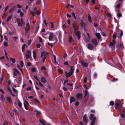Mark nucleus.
Instances as JSON below:
<instances>
[{
  "label": "nucleus",
  "mask_w": 125,
  "mask_h": 125,
  "mask_svg": "<svg viewBox=\"0 0 125 125\" xmlns=\"http://www.w3.org/2000/svg\"><path fill=\"white\" fill-rule=\"evenodd\" d=\"M85 94L84 95V97H85L88 94V91L87 90H85Z\"/></svg>",
  "instance_id": "nucleus-52"
},
{
  "label": "nucleus",
  "mask_w": 125,
  "mask_h": 125,
  "mask_svg": "<svg viewBox=\"0 0 125 125\" xmlns=\"http://www.w3.org/2000/svg\"><path fill=\"white\" fill-rule=\"evenodd\" d=\"M17 12L20 14V15L21 17H22L24 15L23 13L21 11L20 9H19L17 11Z\"/></svg>",
  "instance_id": "nucleus-17"
},
{
  "label": "nucleus",
  "mask_w": 125,
  "mask_h": 125,
  "mask_svg": "<svg viewBox=\"0 0 125 125\" xmlns=\"http://www.w3.org/2000/svg\"><path fill=\"white\" fill-rule=\"evenodd\" d=\"M83 121L85 123H87L88 120L86 115H85L83 117Z\"/></svg>",
  "instance_id": "nucleus-13"
},
{
  "label": "nucleus",
  "mask_w": 125,
  "mask_h": 125,
  "mask_svg": "<svg viewBox=\"0 0 125 125\" xmlns=\"http://www.w3.org/2000/svg\"><path fill=\"white\" fill-rule=\"evenodd\" d=\"M17 7L18 8H20L21 7V5H20L19 4H17Z\"/></svg>",
  "instance_id": "nucleus-63"
},
{
  "label": "nucleus",
  "mask_w": 125,
  "mask_h": 125,
  "mask_svg": "<svg viewBox=\"0 0 125 125\" xmlns=\"http://www.w3.org/2000/svg\"><path fill=\"white\" fill-rule=\"evenodd\" d=\"M41 1L40 0H38L37 1L36 3V4L39 5L41 3Z\"/></svg>",
  "instance_id": "nucleus-50"
},
{
  "label": "nucleus",
  "mask_w": 125,
  "mask_h": 125,
  "mask_svg": "<svg viewBox=\"0 0 125 125\" xmlns=\"http://www.w3.org/2000/svg\"><path fill=\"white\" fill-rule=\"evenodd\" d=\"M10 60H11L12 61V62L13 63H14L15 62V59H13L12 58H10Z\"/></svg>",
  "instance_id": "nucleus-41"
},
{
  "label": "nucleus",
  "mask_w": 125,
  "mask_h": 125,
  "mask_svg": "<svg viewBox=\"0 0 125 125\" xmlns=\"http://www.w3.org/2000/svg\"><path fill=\"white\" fill-rule=\"evenodd\" d=\"M96 35L98 39H100L101 38V35L99 33H96Z\"/></svg>",
  "instance_id": "nucleus-25"
},
{
  "label": "nucleus",
  "mask_w": 125,
  "mask_h": 125,
  "mask_svg": "<svg viewBox=\"0 0 125 125\" xmlns=\"http://www.w3.org/2000/svg\"><path fill=\"white\" fill-rule=\"evenodd\" d=\"M94 116V115L93 114H91L90 115V119L91 120H92L93 117Z\"/></svg>",
  "instance_id": "nucleus-35"
},
{
  "label": "nucleus",
  "mask_w": 125,
  "mask_h": 125,
  "mask_svg": "<svg viewBox=\"0 0 125 125\" xmlns=\"http://www.w3.org/2000/svg\"><path fill=\"white\" fill-rule=\"evenodd\" d=\"M87 48L89 49L92 50L93 49V46L91 44H88L87 46Z\"/></svg>",
  "instance_id": "nucleus-18"
},
{
  "label": "nucleus",
  "mask_w": 125,
  "mask_h": 125,
  "mask_svg": "<svg viewBox=\"0 0 125 125\" xmlns=\"http://www.w3.org/2000/svg\"><path fill=\"white\" fill-rule=\"evenodd\" d=\"M40 34L42 35V36L43 37L44 35H46L47 33V32L45 33V32H40Z\"/></svg>",
  "instance_id": "nucleus-31"
},
{
  "label": "nucleus",
  "mask_w": 125,
  "mask_h": 125,
  "mask_svg": "<svg viewBox=\"0 0 125 125\" xmlns=\"http://www.w3.org/2000/svg\"><path fill=\"white\" fill-rule=\"evenodd\" d=\"M41 82L43 83H45L46 81L44 77H42L40 78Z\"/></svg>",
  "instance_id": "nucleus-15"
},
{
  "label": "nucleus",
  "mask_w": 125,
  "mask_h": 125,
  "mask_svg": "<svg viewBox=\"0 0 125 125\" xmlns=\"http://www.w3.org/2000/svg\"><path fill=\"white\" fill-rule=\"evenodd\" d=\"M27 91H31V89L30 87H29L27 88Z\"/></svg>",
  "instance_id": "nucleus-62"
},
{
  "label": "nucleus",
  "mask_w": 125,
  "mask_h": 125,
  "mask_svg": "<svg viewBox=\"0 0 125 125\" xmlns=\"http://www.w3.org/2000/svg\"><path fill=\"white\" fill-rule=\"evenodd\" d=\"M20 64L21 66V67H23V63L22 61H21L20 62Z\"/></svg>",
  "instance_id": "nucleus-43"
},
{
  "label": "nucleus",
  "mask_w": 125,
  "mask_h": 125,
  "mask_svg": "<svg viewBox=\"0 0 125 125\" xmlns=\"http://www.w3.org/2000/svg\"><path fill=\"white\" fill-rule=\"evenodd\" d=\"M16 21L17 22L18 25V26H24L25 23L23 21L20 20V19L19 18L16 19Z\"/></svg>",
  "instance_id": "nucleus-3"
},
{
  "label": "nucleus",
  "mask_w": 125,
  "mask_h": 125,
  "mask_svg": "<svg viewBox=\"0 0 125 125\" xmlns=\"http://www.w3.org/2000/svg\"><path fill=\"white\" fill-rule=\"evenodd\" d=\"M41 46V44H37L36 45V47L37 48H40V47Z\"/></svg>",
  "instance_id": "nucleus-55"
},
{
  "label": "nucleus",
  "mask_w": 125,
  "mask_h": 125,
  "mask_svg": "<svg viewBox=\"0 0 125 125\" xmlns=\"http://www.w3.org/2000/svg\"><path fill=\"white\" fill-rule=\"evenodd\" d=\"M7 100L10 103H12V102L10 98L9 97H7Z\"/></svg>",
  "instance_id": "nucleus-24"
},
{
  "label": "nucleus",
  "mask_w": 125,
  "mask_h": 125,
  "mask_svg": "<svg viewBox=\"0 0 125 125\" xmlns=\"http://www.w3.org/2000/svg\"><path fill=\"white\" fill-rule=\"evenodd\" d=\"M87 36L85 35L83 37V40L86 43L89 42L90 41V39L91 38L89 34L88 33H87Z\"/></svg>",
  "instance_id": "nucleus-2"
},
{
  "label": "nucleus",
  "mask_w": 125,
  "mask_h": 125,
  "mask_svg": "<svg viewBox=\"0 0 125 125\" xmlns=\"http://www.w3.org/2000/svg\"><path fill=\"white\" fill-rule=\"evenodd\" d=\"M26 45L25 44H24L22 46V52H23L25 48Z\"/></svg>",
  "instance_id": "nucleus-33"
},
{
  "label": "nucleus",
  "mask_w": 125,
  "mask_h": 125,
  "mask_svg": "<svg viewBox=\"0 0 125 125\" xmlns=\"http://www.w3.org/2000/svg\"><path fill=\"white\" fill-rule=\"evenodd\" d=\"M30 13L31 14L33 15H34L36 13V11H30Z\"/></svg>",
  "instance_id": "nucleus-37"
},
{
  "label": "nucleus",
  "mask_w": 125,
  "mask_h": 125,
  "mask_svg": "<svg viewBox=\"0 0 125 125\" xmlns=\"http://www.w3.org/2000/svg\"><path fill=\"white\" fill-rule=\"evenodd\" d=\"M18 37L17 36H14L13 37V38L15 41H16V40L18 39Z\"/></svg>",
  "instance_id": "nucleus-51"
},
{
  "label": "nucleus",
  "mask_w": 125,
  "mask_h": 125,
  "mask_svg": "<svg viewBox=\"0 0 125 125\" xmlns=\"http://www.w3.org/2000/svg\"><path fill=\"white\" fill-rule=\"evenodd\" d=\"M23 104L24 106H25L26 105L27 106L29 105L28 102L27 101L25 100H24Z\"/></svg>",
  "instance_id": "nucleus-26"
},
{
  "label": "nucleus",
  "mask_w": 125,
  "mask_h": 125,
  "mask_svg": "<svg viewBox=\"0 0 125 125\" xmlns=\"http://www.w3.org/2000/svg\"><path fill=\"white\" fill-rule=\"evenodd\" d=\"M96 119V117H93V118L92 119V121L91 122V123L90 124V125H94V124L95 123V120Z\"/></svg>",
  "instance_id": "nucleus-14"
},
{
  "label": "nucleus",
  "mask_w": 125,
  "mask_h": 125,
  "mask_svg": "<svg viewBox=\"0 0 125 125\" xmlns=\"http://www.w3.org/2000/svg\"><path fill=\"white\" fill-rule=\"evenodd\" d=\"M12 16H9L7 18V21L8 22L11 19V18Z\"/></svg>",
  "instance_id": "nucleus-39"
},
{
  "label": "nucleus",
  "mask_w": 125,
  "mask_h": 125,
  "mask_svg": "<svg viewBox=\"0 0 125 125\" xmlns=\"http://www.w3.org/2000/svg\"><path fill=\"white\" fill-rule=\"evenodd\" d=\"M115 40H113L112 42H111L110 43L109 45V46H114L115 44Z\"/></svg>",
  "instance_id": "nucleus-28"
},
{
  "label": "nucleus",
  "mask_w": 125,
  "mask_h": 125,
  "mask_svg": "<svg viewBox=\"0 0 125 125\" xmlns=\"http://www.w3.org/2000/svg\"><path fill=\"white\" fill-rule=\"evenodd\" d=\"M62 28L63 30L64 31L65 29L66 28V26L64 25H62Z\"/></svg>",
  "instance_id": "nucleus-53"
},
{
  "label": "nucleus",
  "mask_w": 125,
  "mask_h": 125,
  "mask_svg": "<svg viewBox=\"0 0 125 125\" xmlns=\"http://www.w3.org/2000/svg\"><path fill=\"white\" fill-rule=\"evenodd\" d=\"M58 71L59 72H60V73H63L62 71V70L60 69H59L58 70Z\"/></svg>",
  "instance_id": "nucleus-64"
},
{
  "label": "nucleus",
  "mask_w": 125,
  "mask_h": 125,
  "mask_svg": "<svg viewBox=\"0 0 125 125\" xmlns=\"http://www.w3.org/2000/svg\"><path fill=\"white\" fill-rule=\"evenodd\" d=\"M54 35H53V33L51 32L49 34V37L48 39L49 41H52L53 40V37Z\"/></svg>",
  "instance_id": "nucleus-11"
},
{
  "label": "nucleus",
  "mask_w": 125,
  "mask_h": 125,
  "mask_svg": "<svg viewBox=\"0 0 125 125\" xmlns=\"http://www.w3.org/2000/svg\"><path fill=\"white\" fill-rule=\"evenodd\" d=\"M74 32L76 36L77 37L78 39H80L81 37L80 33V31H78L77 32L74 31Z\"/></svg>",
  "instance_id": "nucleus-12"
},
{
  "label": "nucleus",
  "mask_w": 125,
  "mask_h": 125,
  "mask_svg": "<svg viewBox=\"0 0 125 125\" xmlns=\"http://www.w3.org/2000/svg\"><path fill=\"white\" fill-rule=\"evenodd\" d=\"M13 70L14 71L13 72V77L14 78H16L15 76H17V75L16 72L17 73H18L19 74V72L18 70L14 68L13 69Z\"/></svg>",
  "instance_id": "nucleus-6"
},
{
  "label": "nucleus",
  "mask_w": 125,
  "mask_h": 125,
  "mask_svg": "<svg viewBox=\"0 0 125 125\" xmlns=\"http://www.w3.org/2000/svg\"><path fill=\"white\" fill-rule=\"evenodd\" d=\"M12 90L15 93V94H17L18 93V91L14 88L13 87Z\"/></svg>",
  "instance_id": "nucleus-32"
},
{
  "label": "nucleus",
  "mask_w": 125,
  "mask_h": 125,
  "mask_svg": "<svg viewBox=\"0 0 125 125\" xmlns=\"http://www.w3.org/2000/svg\"><path fill=\"white\" fill-rule=\"evenodd\" d=\"M39 121L43 125H45V124L44 123L45 122L43 120L40 119L39 120Z\"/></svg>",
  "instance_id": "nucleus-30"
},
{
  "label": "nucleus",
  "mask_w": 125,
  "mask_h": 125,
  "mask_svg": "<svg viewBox=\"0 0 125 125\" xmlns=\"http://www.w3.org/2000/svg\"><path fill=\"white\" fill-rule=\"evenodd\" d=\"M92 41L93 43L95 45H97L98 44V42H97L96 39H92Z\"/></svg>",
  "instance_id": "nucleus-21"
},
{
  "label": "nucleus",
  "mask_w": 125,
  "mask_h": 125,
  "mask_svg": "<svg viewBox=\"0 0 125 125\" xmlns=\"http://www.w3.org/2000/svg\"><path fill=\"white\" fill-rule=\"evenodd\" d=\"M73 69L72 68H71L70 69V72L68 73V74H67L66 77L67 78L68 77H70L72 74L73 72Z\"/></svg>",
  "instance_id": "nucleus-8"
},
{
  "label": "nucleus",
  "mask_w": 125,
  "mask_h": 125,
  "mask_svg": "<svg viewBox=\"0 0 125 125\" xmlns=\"http://www.w3.org/2000/svg\"><path fill=\"white\" fill-rule=\"evenodd\" d=\"M70 103L73 102L75 100V99L73 97H71L70 98Z\"/></svg>",
  "instance_id": "nucleus-19"
},
{
  "label": "nucleus",
  "mask_w": 125,
  "mask_h": 125,
  "mask_svg": "<svg viewBox=\"0 0 125 125\" xmlns=\"http://www.w3.org/2000/svg\"><path fill=\"white\" fill-rule=\"evenodd\" d=\"M67 85H70L71 86V88L72 89H73V83H68L67 84Z\"/></svg>",
  "instance_id": "nucleus-44"
},
{
  "label": "nucleus",
  "mask_w": 125,
  "mask_h": 125,
  "mask_svg": "<svg viewBox=\"0 0 125 125\" xmlns=\"http://www.w3.org/2000/svg\"><path fill=\"white\" fill-rule=\"evenodd\" d=\"M9 34L10 35H13L14 33V32L13 31H10L9 33Z\"/></svg>",
  "instance_id": "nucleus-40"
},
{
  "label": "nucleus",
  "mask_w": 125,
  "mask_h": 125,
  "mask_svg": "<svg viewBox=\"0 0 125 125\" xmlns=\"http://www.w3.org/2000/svg\"><path fill=\"white\" fill-rule=\"evenodd\" d=\"M4 45L5 47H7L8 46V43L7 42H4Z\"/></svg>",
  "instance_id": "nucleus-45"
},
{
  "label": "nucleus",
  "mask_w": 125,
  "mask_h": 125,
  "mask_svg": "<svg viewBox=\"0 0 125 125\" xmlns=\"http://www.w3.org/2000/svg\"><path fill=\"white\" fill-rule=\"evenodd\" d=\"M14 8L13 7L12 8H11L9 12L10 13L14 9Z\"/></svg>",
  "instance_id": "nucleus-59"
},
{
  "label": "nucleus",
  "mask_w": 125,
  "mask_h": 125,
  "mask_svg": "<svg viewBox=\"0 0 125 125\" xmlns=\"http://www.w3.org/2000/svg\"><path fill=\"white\" fill-rule=\"evenodd\" d=\"M120 103H116L115 105V107L117 109H119L122 107V105H120Z\"/></svg>",
  "instance_id": "nucleus-9"
},
{
  "label": "nucleus",
  "mask_w": 125,
  "mask_h": 125,
  "mask_svg": "<svg viewBox=\"0 0 125 125\" xmlns=\"http://www.w3.org/2000/svg\"><path fill=\"white\" fill-rule=\"evenodd\" d=\"M31 70L32 72H35L36 70V69L34 67L31 69Z\"/></svg>",
  "instance_id": "nucleus-48"
},
{
  "label": "nucleus",
  "mask_w": 125,
  "mask_h": 125,
  "mask_svg": "<svg viewBox=\"0 0 125 125\" xmlns=\"http://www.w3.org/2000/svg\"><path fill=\"white\" fill-rule=\"evenodd\" d=\"M4 96L3 94H1V97L0 98V100L1 101L3 102L4 101Z\"/></svg>",
  "instance_id": "nucleus-22"
},
{
  "label": "nucleus",
  "mask_w": 125,
  "mask_h": 125,
  "mask_svg": "<svg viewBox=\"0 0 125 125\" xmlns=\"http://www.w3.org/2000/svg\"><path fill=\"white\" fill-rule=\"evenodd\" d=\"M53 56H54V63L55 64H57V62H56V57L54 55H53Z\"/></svg>",
  "instance_id": "nucleus-42"
},
{
  "label": "nucleus",
  "mask_w": 125,
  "mask_h": 125,
  "mask_svg": "<svg viewBox=\"0 0 125 125\" xmlns=\"http://www.w3.org/2000/svg\"><path fill=\"white\" fill-rule=\"evenodd\" d=\"M36 111L37 112V115H39L41 114V112L40 111H39L37 110H36Z\"/></svg>",
  "instance_id": "nucleus-60"
},
{
  "label": "nucleus",
  "mask_w": 125,
  "mask_h": 125,
  "mask_svg": "<svg viewBox=\"0 0 125 125\" xmlns=\"http://www.w3.org/2000/svg\"><path fill=\"white\" fill-rule=\"evenodd\" d=\"M56 32L57 33H58V38L59 39H60L62 36V33L61 31H57Z\"/></svg>",
  "instance_id": "nucleus-20"
},
{
  "label": "nucleus",
  "mask_w": 125,
  "mask_h": 125,
  "mask_svg": "<svg viewBox=\"0 0 125 125\" xmlns=\"http://www.w3.org/2000/svg\"><path fill=\"white\" fill-rule=\"evenodd\" d=\"M115 102L117 103H121L120 100H116L115 101Z\"/></svg>",
  "instance_id": "nucleus-58"
},
{
  "label": "nucleus",
  "mask_w": 125,
  "mask_h": 125,
  "mask_svg": "<svg viewBox=\"0 0 125 125\" xmlns=\"http://www.w3.org/2000/svg\"><path fill=\"white\" fill-rule=\"evenodd\" d=\"M34 100L36 102H37L38 103L40 104L41 103L38 100L36 99H35Z\"/></svg>",
  "instance_id": "nucleus-61"
},
{
  "label": "nucleus",
  "mask_w": 125,
  "mask_h": 125,
  "mask_svg": "<svg viewBox=\"0 0 125 125\" xmlns=\"http://www.w3.org/2000/svg\"><path fill=\"white\" fill-rule=\"evenodd\" d=\"M88 17L89 21L90 22H92L91 18L89 14H88Z\"/></svg>",
  "instance_id": "nucleus-29"
},
{
  "label": "nucleus",
  "mask_w": 125,
  "mask_h": 125,
  "mask_svg": "<svg viewBox=\"0 0 125 125\" xmlns=\"http://www.w3.org/2000/svg\"><path fill=\"white\" fill-rule=\"evenodd\" d=\"M38 38L39 40V42H42V39L40 37H39Z\"/></svg>",
  "instance_id": "nucleus-46"
},
{
  "label": "nucleus",
  "mask_w": 125,
  "mask_h": 125,
  "mask_svg": "<svg viewBox=\"0 0 125 125\" xmlns=\"http://www.w3.org/2000/svg\"><path fill=\"white\" fill-rule=\"evenodd\" d=\"M123 46V44L122 43L120 44H118L117 45V47L118 48H119L120 47H122Z\"/></svg>",
  "instance_id": "nucleus-34"
},
{
  "label": "nucleus",
  "mask_w": 125,
  "mask_h": 125,
  "mask_svg": "<svg viewBox=\"0 0 125 125\" xmlns=\"http://www.w3.org/2000/svg\"><path fill=\"white\" fill-rule=\"evenodd\" d=\"M81 64L83 67H87L88 65V64L87 63L83 61H81Z\"/></svg>",
  "instance_id": "nucleus-7"
},
{
  "label": "nucleus",
  "mask_w": 125,
  "mask_h": 125,
  "mask_svg": "<svg viewBox=\"0 0 125 125\" xmlns=\"http://www.w3.org/2000/svg\"><path fill=\"white\" fill-rule=\"evenodd\" d=\"M80 24L81 25L82 27L83 28H84L85 29V24L82 21H81V22Z\"/></svg>",
  "instance_id": "nucleus-27"
},
{
  "label": "nucleus",
  "mask_w": 125,
  "mask_h": 125,
  "mask_svg": "<svg viewBox=\"0 0 125 125\" xmlns=\"http://www.w3.org/2000/svg\"><path fill=\"white\" fill-rule=\"evenodd\" d=\"M83 86L86 89H89L85 84Z\"/></svg>",
  "instance_id": "nucleus-57"
},
{
  "label": "nucleus",
  "mask_w": 125,
  "mask_h": 125,
  "mask_svg": "<svg viewBox=\"0 0 125 125\" xmlns=\"http://www.w3.org/2000/svg\"><path fill=\"white\" fill-rule=\"evenodd\" d=\"M107 16L108 17H111V15L110 13H108L107 14Z\"/></svg>",
  "instance_id": "nucleus-54"
},
{
  "label": "nucleus",
  "mask_w": 125,
  "mask_h": 125,
  "mask_svg": "<svg viewBox=\"0 0 125 125\" xmlns=\"http://www.w3.org/2000/svg\"><path fill=\"white\" fill-rule=\"evenodd\" d=\"M30 24L29 23H27L26 25V27L25 28L26 31L27 32L29 31L30 30Z\"/></svg>",
  "instance_id": "nucleus-10"
},
{
  "label": "nucleus",
  "mask_w": 125,
  "mask_h": 125,
  "mask_svg": "<svg viewBox=\"0 0 125 125\" xmlns=\"http://www.w3.org/2000/svg\"><path fill=\"white\" fill-rule=\"evenodd\" d=\"M73 41V38L71 36H70L69 39V42H72Z\"/></svg>",
  "instance_id": "nucleus-47"
},
{
  "label": "nucleus",
  "mask_w": 125,
  "mask_h": 125,
  "mask_svg": "<svg viewBox=\"0 0 125 125\" xmlns=\"http://www.w3.org/2000/svg\"><path fill=\"white\" fill-rule=\"evenodd\" d=\"M46 57V52L45 51H43L41 53L40 60L42 61V62L44 63Z\"/></svg>",
  "instance_id": "nucleus-1"
},
{
  "label": "nucleus",
  "mask_w": 125,
  "mask_h": 125,
  "mask_svg": "<svg viewBox=\"0 0 125 125\" xmlns=\"http://www.w3.org/2000/svg\"><path fill=\"white\" fill-rule=\"evenodd\" d=\"M73 28L75 30H77L78 29V27L77 25H75L73 24Z\"/></svg>",
  "instance_id": "nucleus-23"
},
{
  "label": "nucleus",
  "mask_w": 125,
  "mask_h": 125,
  "mask_svg": "<svg viewBox=\"0 0 125 125\" xmlns=\"http://www.w3.org/2000/svg\"><path fill=\"white\" fill-rule=\"evenodd\" d=\"M27 53L26 54V57L27 59L30 58L31 57V52L29 50H28L27 51Z\"/></svg>",
  "instance_id": "nucleus-4"
},
{
  "label": "nucleus",
  "mask_w": 125,
  "mask_h": 125,
  "mask_svg": "<svg viewBox=\"0 0 125 125\" xmlns=\"http://www.w3.org/2000/svg\"><path fill=\"white\" fill-rule=\"evenodd\" d=\"M72 16L75 19H76V18L75 15V14L74 12H72Z\"/></svg>",
  "instance_id": "nucleus-38"
},
{
  "label": "nucleus",
  "mask_w": 125,
  "mask_h": 125,
  "mask_svg": "<svg viewBox=\"0 0 125 125\" xmlns=\"http://www.w3.org/2000/svg\"><path fill=\"white\" fill-rule=\"evenodd\" d=\"M82 96V94L81 93H78L76 95L77 98L81 99Z\"/></svg>",
  "instance_id": "nucleus-16"
},
{
  "label": "nucleus",
  "mask_w": 125,
  "mask_h": 125,
  "mask_svg": "<svg viewBox=\"0 0 125 125\" xmlns=\"http://www.w3.org/2000/svg\"><path fill=\"white\" fill-rule=\"evenodd\" d=\"M34 78L36 79L38 81V82L36 83V84L37 85H39L40 86H42L44 87V85L41 83L40 81L38 79L36 76H34Z\"/></svg>",
  "instance_id": "nucleus-5"
},
{
  "label": "nucleus",
  "mask_w": 125,
  "mask_h": 125,
  "mask_svg": "<svg viewBox=\"0 0 125 125\" xmlns=\"http://www.w3.org/2000/svg\"><path fill=\"white\" fill-rule=\"evenodd\" d=\"M101 34L102 35H103L104 36H105V33L103 32H101Z\"/></svg>",
  "instance_id": "nucleus-56"
},
{
  "label": "nucleus",
  "mask_w": 125,
  "mask_h": 125,
  "mask_svg": "<svg viewBox=\"0 0 125 125\" xmlns=\"http://www.w3.org/2000/svg\"><path fill=\"white\" fill-rule=\"evenodd\" d=\"M18 105H19V106L20 107H21L22 106V104L20 101H19L18 102Z\"/></svg>",
  "instance_id": "nucleus-36"
},
{
  "label": "nucleus",
  "mask_w": 125,
  "mask_h": 125,
  "mask_svg": "<svg viewBox=\"0 0 125 125\" xmlns=\"http://www.w3.org/2000/svg\"><path fill=\"white\" fill-rule=\"evenodd\" d=\"M114 102L113 101H111L110 102V105L113 106L114 105Z\"/></svg>",
  "instance_id": "nucleus-49"
}]
</instances>
